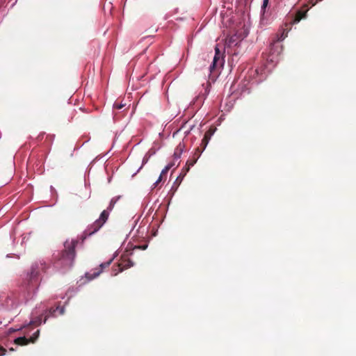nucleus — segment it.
<instances>
[{"label": "nucleus", "instance_id": "9", "mask_svg": "<svg viewBox=\"0 0 356 356\" xmlns=\"http://www.w3.org/2000/svg\"><path fill=\"white\" fill-rule=\"evenodd\" d=\"M306 16H307V10H300L296 13L292 22L293 24L298 23L301 19L305 18Z\"/></svg>", "mask_w": 356, "mask_h": 356}, {"label": "nucleus", "instance_id": "20", "mask_svg": "<svg viewBox=\"0 0 356 356\" xmlns=\"http://www.w3.org/2000/svg\"><path fill=\"white\" fill-rule=\"evenodd\" d=\"M195 162H196V160L191 161L190 163H189V161H187V164H188L189 165H193Z\"/></svg>", "mask_w": 356, "mask_h": 356}, {"label": "nucleus", "instance_id": "12", "mask_svg": "<svg viewBox=\"0 0 356 356\" xmlns=\"http://www.w3.org/2000/svg\"><path fill=\"white\" fill-rule=\"evenodd\" d=\"M41 321H42L41 320V317H38V318H36L35 320L31 321L30 322V324L38 326V325H40L41 324Z\"/></svg>", "mask_w": 356, "mask_h": 356}, {"label": "nucleus", "instance_id": "15", "mask_svg": "<svg viewBox=\"0 0 356 356\" xmlns=\"http://www.w3.org/2000/svg\"><path fill=\"white\" fill-rule=\"evenodd\" d=\"M268 1H269V0H264L263 1V4H262V6H261V10H262V11L264 13L265 11V8L267 7V6L268 4Z\"/></svg>", "mask_w": 356, "mask_h": 356}, {"label": "nucleus", "instance_id": "7", "mask_svg": "<svg viewBox=\"0 0 356 356\" xmlns=\"http://www.w3.org/2000/svg\"><path fill=\"white\" fill-rule=\"evenodd\" d=\"M284 38L283 34L281 36V38H278L277 40L273 41L270 46V53L271 54H276L277 55L280 54L282 47L280 44V40H282Z\"/></svg>", "mask_w": 356, "mask_h": 356}, {"label": "nucleus", "instance_id": "19", "mask_svg": "<svg viewBox=\"0 0 356 356\" xmlns=\"http://www.w3.org/2000/svg\"><path fill=\"white\" fill-rule=\"evenodd\" d=\"M162 177H161V175L159 176V179H157V181L154 183V186H156V185L161 181L162 179Z\"/></svg>", "mask_w": 356, "mask_h": 356}, {"label": "nucleus", "instance_id": "18", "mask_svg": "<svg viewBox=\"0 0 356 356\" xmlns=\"http://www.w3.org/2000/svg\"><path fill=\"white\" fill-rule=\"evenodd\" d=\"M57 309H59L60 311V314H64V308H60L59 309L58 307L56 308V310ZM56 312V309H54L52 312Z\"/></svg>", "mask_w": 356, "mask_h": 356}, {"label": "nucleus", "instance_id": "14", "mask_svg": "<svg viewBox=\"0 0 356 356\" xmlns=\"http://www.w3.org/2000/svg\"><path fill=\"white\" fill-rule=\"evenodd\" d=\"M125 105L122 103H118V102H115L113 104V108L119 110V109L122 108Z\"/></svg>", "mask_w": 356, "mask_h": 356}, {"label": "nucleus", "instance_id": "16", "mask_svg": "<svg viewBox=\"0 0 356 356\" xmlns=\"http://www.w3.org/2000/svg\"><path fill=\"white\" fill-rule=\"evenodd\" d=\"M7 350L3 346H0V356H3L6 355Z\"/></svg>", "mask_w": 356, "mask_h": 356}, {"label": "nucleus", "instance_id": "11", "mask_svg": "<svg viewBox=\"0 0 356 356\" xmlns=\"http://www.w3.org/2000/svg\"><path fill=\"white\" fill-rule=\"evenodd\" d=\"M184 147V145L179 144L176 149V152H175L174 154V156L177 158H179L180 156V154L181 153V151H182V147Z\"/></svg>", "mask_w": 356, "mask_h": 356}, {"label": "nucleus", "instance_id": "17", "mask_svg": "<svg viewBox=\"0 0 356 356\" xmlns=\"http://www.w3.org/2000/svg\"><path fill=\"white\" fill-rule=\"evenodd\" d=\"M147 248V245H137V246H135L134 249H140V250H145L146 248Z\"/></svg>", "mask_w": 356, "mask_h": 356}, {"label": "nucleus", "instance_id": "23", "mask_svg": "<svg viewBox=\"0 0 356 356\" xmlns=\"http://www.w3.org/2000/svg\"><path fill=\"white\" fill-rule=\"evenodd\" d=\"M47 319V316H45V317H44V323H46Z\"/></svg>", "mask_w": 356, "mask_h": 356}, {"label": "nucleus", "instance_id": "21", "mask_svg": "<svg viewBox=\"0 0 356 356\" xmlns=\"http://www.w3.org/2000/svg\"><path fill=\"white\" fill-rule=\"evenodd\" d=\"M111 202H113V204H115L117 202L115 201V198H112L111 200Z\"/></svg>", "mask_w": 356, "mask_h": 356}, {"label": "nucleus", "instance_id": "10", "mask_svg": "<svg viewBox=\"0 0 356 356\" xmlns=\"http://www.w3.org/2000/svg\"><path fill=\"white\" fill-rule=\"evenodd\" d=\"M38 265L37 264H35V265H33L31 268V278H33L35 277H36L38 274Z\"/></svg>", "mask_w": 356, "mask_h": 356}, {"label": "nucleus", "instance_id": "24", "mask_svg": "<svg viewBox=\"0 0 356 356\" xmlns=\"http://www.w3.org/2000/svg\"><path fill=\"white\" fill-rule=\"evenodd\" d=\"M10 350L13 351V350H14V349H13V348H11L10 349Z\"/></svg>", "mask_w": 356, "mask_h": 356}, {"label": "nucleus", "instance_id": "4", "mask_svg": "<svg viewBox=\"0 0 356 356\" xmlns=\"http://www.w3.org/2000/svg\"><path fill=\"white\" fill-rule=\"evenodd\" d=\"M113 258L111 259L108 261L107 262H105V263H102L99 265V268H97L94 270H92L91 272L90 273H87L86 274V278L88 280H91L92 279H95V277H97V276H99L104 268H107L110 266V264L112 263L113 261Z\"/></svg>", "mask_w": 356, "mask_h": 356}, {"label": "nucleus", "instance_id": "6", "mask_svg": "<svg viewBox=\"0 0 356 356\" xmlns=\"http://www.w3.org/2000/svg\"><path fill=\"white\" fill-rule=\"evenodd\" d=\"M134 266V262L129 259H122V260L118 265V270L113 269V270L116 271L115 273V275H116L119 272H122L125 269H127Z\"/></svg>", "mask_w": 356, "mask_h": 356}, {"label": "nucleus", "instance_id": "1", "mask_svg": "<svg viewBox=\"0 0 356 356\" xmlns=\"http://www.w3.org/2000/svg\"><path fill=\"white\" fill-rule=\"evenodd\" d=\"M77 239L67 240L64 243V249L56 256L57 266L70 268L72 266L76 256L75 248L78 244Z\"/></svg>", "mask_w": 356, "mask_h": 356}, {"label": "nucleus", "instance_id": "22", "mask_svg": "<svg viewBox=\"0 0 356 356\" xmlns=\"http://www.w3.org/2000/svg\"><path fill=\"white\" fill-rule=\"evenodd\" d=\"M115 201L118 202V200L120 198V196L115 197Z\"/></svg>", "mask_w": 356, "mask_h": 356}, {"label": "nucleus", "instance_id": "2", "mask_svg": "<svg viewBox=\"0 0 356 356\" xmlns=\"http://www.w3.org/2000/svg\"><path fill=\"white\" fill-rule=\"evenodd\" d=\"M115 206V204L110 202L109 206L106 210H104L99 218L96 220L92 225H89L87 229L83 232L81 236V240L83 241L88 236H90L97 232H98L107 221L109 216V211H111Z\"/></svg>", "mask_w": 356, "mask_h": 356}, {"label": "nucleus", "instance_id": "13", "mask_svg": "<svg viewBox=\"0 0 356 356\" xmlns=\"http://www.w3.org/2000/svg\"><path fill=\"white\" fill-rule=\"evenodd\" d=\"M172 165H167L161 172V177L165 175L168 171L172 168Z\"/></svg>", "mask_w": 356, "mask_h": 356}, {"label": "nucleus", "instance_id": "8", "mask_svg": "<svg viewBox=\"0 0 356 356\" xmlns=\"http://www.w3.org/2000/svg\"><path fill=\"white\" fill-rule=\"evenodd\" d=\"M216 129L210 128L208 131H206L204 134V138L202 140L201 142V147L203 149H204L208 145L212 135L214 134Z\"/></svg>", "mask_w": 356, "mask_h": 356}, {"label": "nucleus", "instance_id": "5", "mask_svg": "<svg viewBox=\"0 0 356 356\" xmlns=\"http://www.w3.org/2000/svg\"><path fill=\"white\" fill-rule=\"evenodd\" d=\"M40 330H38L36 332L33 333V334L29 338L27 339L26 337H20L16 338L14 341L15 343L19 346H25L29 344V343H35V341L39 337Z\"/></svg>", "mask_w": 356, "mask_h": 356}, {"label": "nucleus", "instance_id": "3", "mask_svg": "<svg viewBox=\"0 0 356 356\" xmlns=\"http://www.w3.org/2000/svg\"><path fill=\"white\" fill-rule=\"evenodd\" d=\"M224 65V56L219 48L215 47V56L213 58L212 64L209 67L210 72H213L216 69L222 67Z\"/></svg>", "mask_w": 356, "mask_h": 356}]
</instances>
